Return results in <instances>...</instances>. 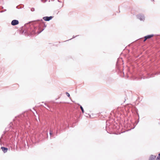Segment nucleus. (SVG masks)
<instances>
[{"instance_id": "f257e3e1", "label": "nucleus", "mask_w": 160, "mask_h": 160, "mask_svg": "<svg viewBox=\"0 0 160 160\" xmlns=\"http://www.w3.org/2000/svg\"><path fill=\"white\" fill-rule=\"evenodd\" d=\"M39 28H38L36 27H34L33 30H32V32H31L32 34L33 35V34H38L40 33H41L44 29V28H43V29H42V30H41L40 31H39Z\"/></svg>"}, {"instance_id": "f03ea898", "label": "nucleus", "mask_w": 160, "mask_h": 160, "mask_svg": "<svg viewBox=\"0 0 160 160\" xmlns=\"http://www.w3.org/2000/svg\"><path fill=\"white\" fill-rule=\"evenodd\" d=\"M19 21L17 20H13L11 22V24L12 26H15L19 24Z\"/></svg>"}, {"instance_id": "7ed1b4c3", "label": "nucleus", "mask_w": 160, "mask_h": 160, "mask_svg": "<svg viewBox=\"0 0 160 160\" xmlns=\"http://www.w3.org/2000/svg\"><path fill=\"white\" fill-rule=\"evenodd\" d=\"M153 36V34H151L145 36L144 37V39L143 40V42H145L147 39L151 38Z\"/></svg>"}, {"instance_id": "20e7f679", "label": "nucleus", "mask_w": 160, "mask_h": 160, "mask_svg": "<svg viewBox=\"0 0 160 160\" xmlns=\"http://www.w3.org/2000/svg\"><path fill=\"white\" fill-rule=\"evenodd\" d=\"M53 18V17L50 16V17H43V19L44 21H50V20L52 19Z\"/></svg>"}, {"instance_id": "39448f33", "label": "nucleus", "mask_w": 160, "mask_h": 160, "mask_svg": "<svg viewBox=\"0 0 160 160\" xmlns=\"http://www.w3.org/2000/svg\"><path fill=\"white\" fill-rule=\"evenodd\" d=\"M137 18L141 21H144L145 19V17L143 15H137Z\"/></svg>"}, {"instance_id": "423d86ee", "label": "nucleus", "mask_w": 160, "mask_h": 160, "mask_svg": "<svg viewBox=\"0 0 160 160\" xmlns=\"http://www.w3.org/2000/svg\"><path fill=\"white\" fill-rule=\"evenodd\" d=\"M1 149L4 153L7 152L8 150V148L5 147H1Z\"/></svg>"}, {"instance_id": "0eeeda50", "label": "nucleus", "mask_w": 160, "mask_h": 160, "mask_svg": "<svg viewBox=\"0 0 160 160\" xmlns=\"http://www.w3.org/2000/svg\"><path fill=\"white\" fill-rule=\"evenodd\" d=\"M156 157V156H155L151 155L149 158V160H155Z\"/></svg>"}, {"instance_id": "6e6552de", "label": "nucleus", "mask_w": 160, "mask_h": 160, "mask_svg": "<svg viewBox=\"0 0 160 160\" xmlns=\"http://www.w3.org/2000/svg\"><path fill=\"white\" fill-rule=\"evenodd\" d=\"M78 105H79L80 106V108L82 113H83L84 112V110L83 107H82V106H81L79 104H78Z\"/></svg>"}, {"instance_id": "1a4fd4ad", "label": "nucleus", "mask_w": 160, "mask_h": 160, "mask_svg": "<svg viewBox=\"0 0 160 160\" xmlns=\"http://www.w3.org/2000/svg\"><path fill=\"white\" fill-rule=\"evenodd\" d=\"M156 160H160V153H159L158 155L157 158Z\"/></svg>"}, {"instance_id": "9d476101", "label": "nucleus", "mask_w": 160, "mask_h": 160, "mask_svg": "<svg viewBox=\"0 0 160 160\" xmlns=\"http://www.w3.org/2000/svg\"><path fill=\"white\" fill-rule=\"evenodd\" d=\"M157 74V73L155 74ZM155 75V74L152 73V74H150V76L149 77L150 78L153 77L154 76V75Z\"/></svg>"}, {"instance_id": "9b49d317", "label": "nucleus", "mask_w": 160, "mask_h": 160, "mask_svg": "<svg viewBox=\"0 0 160 160\" xmlns=\"http://www.w3.org/2000/svg\"><path fill=\"white\" fill-rule=\"evenodd\" d=\"M31 10L32 12L34 11H35V9L34 8H32L31 9Z\"/></svg>"}, {"instance_id": "f8f14e48", "label": "nucleus", "mask_w": 160, "mask_h": 160, "mask_svg": "<svg viewBox=\"0 0 160 160\" xmlns=\"http://www.w3.org/2000/svg\"><path fill=\"white\" fill-rule=\"evenodd\" d=\"M66 94L68 97H70V94L68 92H66Z\"/></svg>"}, {"instance_id": "ddd939ff", "label": "nucleus", "mask_w": 160, "mask_h": 160, "mask_svg": "<svg viewBox=\"0 0 160 160\" xmlns=\"http://www.w3.org/2000/svg\"><path fill=\"white\" fill-rule=\"evenodd\" d=\"M44 104H45V105L47 106V108H46L48 110V108H49V106L48 105H46V103H44Z\"/></svg>"}, {"instance_id": "4468645a", "label": "nucleus", "mask_w": 160, "mask_h": 160, "mask_svg": "<svg viewBox=\"0 0 160 160\" xmlns=\"http://www.w3.org/2000/svg\"><path fill=\"white\" fill-rule=\"evenodd\" d=\"M49 132H50V133H49L50 134V136H51V135H52V131L51 130H50Z\"/></svg>"}, {"instance_id": "2eb2a0df", "label": "nucleus", "mask_w": 160, "mask_h": 160, "mask_svg": "<svg viewBox=\"0 0 160 160\" xmlns=\"http://www.w3.org/2000/svg\"><path fill=\"white\" fill-rule=\"evenodd\" d=\"M77 36H73V37H72V38H75V37H77Z\"/></svg>"}, {"instance_id": "dca6fc26", "label": "nucleus", "mask_w": 160, "mask_h": 160, "mask_svg": "<svg viewBox=\"0 0 160 160\" xmlns=\"http://www.w3.org/2000/svg\"><path fill=\"white\" fill-rule=\"evenodd\" d=\"M44 26L45 27H46V26L45 24H44Z\"/></svg>"}, {"instance_id": "f3484780", "label": "nucleus", "mask_w": 160, "mask_h": 160, "mask_svg": "<svg viewBox=\"0 0 160 160\" xmlns=\"http://www.w3.org/2000/svg\"><path fill=\"white\" fill-rule=\"evenodd\" d=\"M18 6H17V7H16V8H18Z\"/></svg>"}, {"instance_id": "a211bd4d", "label": "nucleus", "mask_w": 160, "mask_h": 160, "mask_svg": "<svg viewBox=\"0 0 160 160\" xmlns=\"http://www.w3.org/2000/svg\"><path fill=\"white\" fill-rule=\"evenodd\" d=\"M58 2H60L59 1V0H58Z\"/></svg>"}, {"instance_id": "6ab92c4d", "label": "nucleus", "mask_w": 160, "mask_h": 160, "mask_svg": "<svg viewBox=\"0 0 160 160\" xmlns=\"http://www.w3.org/2000/svg\"><path fill=\"white\" fill-rule=\"evenodd\" d=\"M11 123H10V127H11Z\"/></svg>"}, {"instance_id": "aec40b11", "label": "nucleus", "mask_w": 160, "mask_h": 160, "mask_svg": "<svg viewBox=\"0 0 160 160\" xmlns=\"http://www.w3.org/2000/svg\"><path fill=\"white\" fill-rule=\"evenodd\" d=\"M152 1H154V0H151Z\"/></svg>"}, {"instance_id": "412c9836", "label": "nucleus", "mask_w": 160, "mask_h": 160, "mask_svg": "<svg viewBox=\"0 0 160 160\" xmlns=\"http://www.w3.org/2000/svg\"><path fill=\"white\" fill-rule=\"evenodd\" d=\"M158 74H160V72H159V73Z\"/></svg>"}, {"instance_id": "4be33fe9", "label": "nucleus", "mask_w": 160, "mask_h": 160, "mask_svg": "<svg viewBox=\"0 0 160 160\" xmlns=\"http://www.w3.org/2000/svg\"><path fill=\"white\" fill-rule=\"evenodd\" d=\"M43 0H41V1H42Z\"/></svg>"}]
</instances>
